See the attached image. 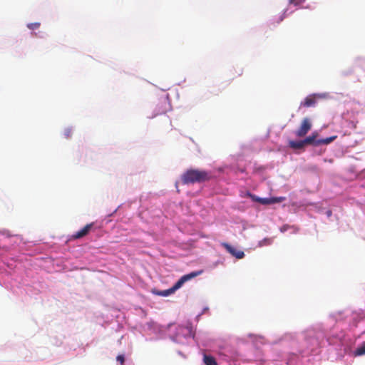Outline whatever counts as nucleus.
<instances>
[{"instance_id":"obj_10","label":"nucleus","mask_w":365,"mask_h":365,"mask_svg":"<svg viewBox=\"0 0 365 365\" xmlns=\"http://www.w3.org/2000/svg\"><path fill=\"white\" fill-rule=\"evenodd\" d=\"M248 195L251 197V199L255 202H259L262 205H269V198L259 197H257L255 195L250 194V193H249Z\"/></svg>"},{"instance_id":"obj_24","label":"nucleus","mask_w":365,"mask_h":365,"mask_svg":"<svg viewBox=\"0 0 365 365\" xmlns=\"http://www.w3.org/2000/svg\"><path fill=\"white\" fill-rule=\"evenodd\" d=\"M248 336L250 338H257V335H255V334H250Z\"/></svg>"},{"instance_id":"obj_4","label":"nucleus","mask_w":365,"mask_h":365,"mask_svg":"<svg viewBox=\"0 0 365 365\" xmlns=\"http://www.w3.org/2000/svg\"><path fill=\"white\" fill-rule=\"evenodd\" d=\"M170 104L165 98L160 99L155 106V114L152 117L166 113L170 110Z\"/></svg>"},{"instance_id":"obj_3","label":"nucleus","mask_w":365,"mask_h":365,"mask_svg":"<svg viewBox=\"0 0 365 365\" xmlns=\"http://www.w3.org/2000/svg\"><path fill=\"white\" fill-rule=\"evenodd\" d=\"M202 273V270H200V271H197V272H190V273H189V274H187L183 275V276H182V277H181V278H180V279H179V280H178V282H176V283H175V284L171 287L172 290H173V292H174L175 291H176L177 289H178L179 288H180V287L182 286V284H183L185 282H187V281H188V280H190V279H192V278H194V277H197V276H198V275L201 274Z\"/></svg>"},{"instance_id":"obj_5","label":"nucleus","mask_w":365,"mask_h":365,"mask_svg":"<svg viewBox=\"0 0 365 365\" xmlns=\"http://www.w3.org/2000/svg\"><path fill=\"white\" fill-rule=\"evenodd\" d=\"M221 245L232 256L237 259H242L245 257V253L242 250H237L235 247L231 246L227 242H222Z\"/></svg>"},{"instance_id":"obj_14","label":"nucleus","mask_w":365,"mask_h":365,"mask_svg":"<svg viewBox=\"0 0 365 365\" xmlns=\"http://www.w3.org/2000/svg\"><path fill=\"white\" fill-rule=\"evenodd\" d=\"M269 205L279 203L284 201L286 200L285 197H269Z\"/></svg>"},{"instance_id":"obj_11","label":"nucleus","mask_w":365,"mask_h":365,"mask_svg":"<svg viewBox=\"0 0 365 365\" xmlns=\"http://www.w3.org/2000/svg\"><path fill=\"white\" fill-rule=\"evenodd\" d=\"M316 103L315 98L313 96L307 97L303 102L301 103V106L304 107H311L314 106Z\"/></svg>"},{"instance_id":"obj_9","label":"nucleus","mask_w":365,"mask_h":365,"mask_svg":"<svg viewBox=\"0 0 365 365\" xmlns=\"http://www.w3.org/2000/svg\"><path fill=\"white\" fill-rule=\"evenodd\" d=\"M179 330L182 331L185 336H194V334L192 332V328L191 326H180L179 327Z\"/></svg>"},{"instance_id":"obj_2","label":"nucleus","mask_w":365,"mask_h":365,"mask_svg":"<svg viewBox=\"0 0 365 365\" xmlns=\"http://www.w3.org/2000/svg\"><path fill=\"white\" fill-rule=\"evenodd\" d=\"M312 123L308 118H304L300 127L295 131V135L299 138L304 137L312 128Z\"/></svg>"},{"instance_id":"obj_13","label":"nucleus","mask_w":365,"mask_h":365,"mask_svg":"<svg viewBox=\"0 0 365 365\" xmlns=\"http://www.w3.org/2000/svg\"><path fill=\"white\" fill-rule=\"evenodd\" d=\"M336 138H337L336 135H333V136H331V137H329L327 138L319 139V140H318L317 143H318L319 145H328V144L331 143V142H333L334 140H336Z\"/></svg>"},{"instance_id":"obj_8","label":"nucleus","mask_w":365,"mask_h":365,"mask_svg":"<svg viewBox=\"0 0 365 365\" xmlns=\"http://www.w3.org/2000/svg\"><path fill=\"white\" fill-rule=\"evenodd\" d=\"M289 146L294 150L302 149L304 147V141L302 140H289Z\"/></svg>"},{"instance_id":"obj_6","label":"nucleus","mask_w":365,"mask_h":365,"mask_svg":"<svg viewBox=\"0 0 365 365\" xmlns=\"http://www.w3.org/2000/svg\"><path fill=\"white\" fill-rule=\"evenodd\" d=\"M93 223L87 224L81 230H80L79 231H78L75 234H73L72 235V238L76 240V239H80V238L85 237L86 235H87L88 234V232L93 227Z\"/></svg>"},{"instance_id":"obj_16","label":"nucleus","mask_w":365,"mask_h":365,"mask_svg":"<svg viewBox=\"0 0 365 365\" xmlns=\"http://www.w3.org/2000/svg\"><path fill=\"white\" fill-rule=\"evenodd\" d=\"M28 28L31 30L37 29L40 26V23L35 22V23H31L27 25Z\"/></svg>"},{"instance_id":"obj_1","label":"nucleus","mask_w":365,"mask_h":365,"mask_svg":"<svg viewBox=\"0 0 365 365\" xmlns=\"http://www.w3.org/2000/svg\"><path fill=\"white\" fill-rule=\"evenodd\" d=\"M211 178L210 172L198 169H189L181 176L182 182L185 185L200 183L208 181Z\"/></svg>"},{"instance_id":"obj_12","label":"nucleus","mask_w":365,"mask_h":365,"mask_svg":"<svg viewBox=\"0 0 365 365\" xmlns=\"http://www.w3.org/2000/svg\"><path fill=\"white\" fill-rule=\"evenodd\" d=\"M203 361L205 365H217L216 359L210 355H204Z\"/></svg>"},{"instance_id":"obj_18","label":"nucleus","mask_w":365,"mask_h":365,"mask_svg":"<svg viewBox=\"0 0 365 365\" xmlns=\"http://www.w3.org/2000/svg\"><path fill=\"white\" fill-rule=\"evenodd\" d=\"M356 355H363L365 354V345L356 349Z\"/></svg>"},{"instance_id":"obj_17","label":"nucleus","mask_w":365,"mask_h":365,"mask_svg":"<svg viewBox=\"0 0 365 365\" xmlns=\"http://www.w3.org/2000/svg\"><path fill=\"white\" fill-rule=\"evenodd\" d=\"M305 0H289V2L290 4H294V6H299L301 4L304 3Z\"/></svg>"},{"instance_id":"obj_20","label":"nucleus","mask_w":365,"mask_h":365,"mask_svg":"<svg viewBox=\"0 0 365 365\" xmlns=\"http://www.w3.org/2000/svg\"><path fill=\"white\" fill-rule=\"evenodd\" d=\"M64 135L66 138H68L71 135V129H66L65 130Z\"/></svg>"},{"instance_id":"obj_19","label":"nucleus","mask_w":365,"mask_h":365,"mask_svg":"<svg viewBox=\"0 0 365 365\" xmlns=\"http://www.w3.org/2000/svg\"><path fill=\"white\" fill-rule=\"evenodd\" d=\"M116 360L119 361L121 365H123L125 363V357L122 354L117 356Z\"/></svg>"},{"instance_id":"obj_22","label":"nucleus","mask_w":365,"mask_h":365,"mask_svg":"<svg viewBox=\"0 0 365 365\" xmlns=\"http://www.w3.org/2000/svg\"><path fill=\"white\" fill-rule=\"evenodd\" d=\"M285 17V11L279 16V20L277 21V23H279L283 21Z\"/></svg>"},{"instance_id":"obj_23","label":"nucleus","mask_w":365,"mask_h":365,"mask_svg":"<svg viewBox=\"0 0 365 365\" xmlns=\"http://www.w3.org/2000/svg\"><path fill=\"white\" fill-rule=\"evenodd\" d=\"M331 214H332V212H331V210H328V211H327V215L328 217L331 216Z\"/></svg>"},{"instance_id":"obj_21","label":"nucleus","mask_w":365,"mask_h":365,"mask_svg":"<svg viewBox=\"0 0 365 365\" xmlns=\"http://www.w3.org/2000/svg\"><path fill=\"white\" fill-rule=\"evenodd\" d=\"M289 227H289V225H285L282 226V227L280 228V231H281L282 232H284L287 231Z\"/></svg>"},{"instance_id":"obj_7","label":"nucleus","mask_w":365,"mask_h":365,"mask_svg":"<svg viewBox=\"0 0 365 365\" xmlns=\"http://www.w3.org/2000/svg\"><path fill=\"white\" fill-rule=\"evenodd\" d=\"M318 136L317 132H313L311 135L307 137L303 140L304 145H313L314 146H318L319 144L317 143L318 140H317V137Z\"/></svg>"},{"instance_id":"obj_15","label":"nucleus","mask_w":365,"mask_h":365,"mask_svg":"<svg viewBox=\"0 0 365 365\" xmlns=\"http://www.w3.org/2000/svg\"><path fill=\"white\" fill-rule=\"evenodd\" d=\"M172 293H173V291L172 290L171 288H170L166 290L158 292L156 294L160 296L167 297V296L171 294Z\"/></svg>"}]
</instances>
